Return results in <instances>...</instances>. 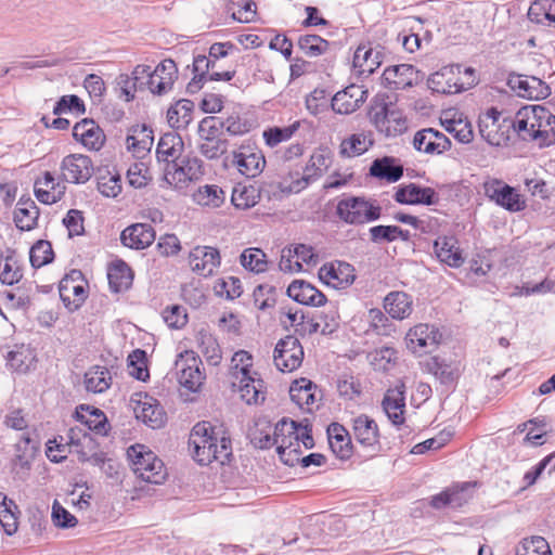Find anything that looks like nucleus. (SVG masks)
Returning a JSON list of instances; mask_svg holds the SVG:
<instances>
[{"instance_id": "51", "label": "nucleus", "mask_w": 555, "mask_h": 555, "mask_svg": "<svg viewBox=\"0 0 555 555\" xmlns=\"http://www.w3.org/2000/svg\"><path fill=\"white\" fill-rule=\"evenodd\" d=\"M297 46L306 56L317 57L328 50L330 42L318 35H304L298 38Z\"/></svg>"}, {"instance_id": "39", "label": "nucleus", "mask_w": 555, "mask_h": 555, "mask_svg": "<svg viewBox=\"0 0 555 555\" xmlns=\"http://www.w3.org/2000/svg\"><path fill=\"white\" fill-rule=\"evenodd\" d=\"M75 417L77 421L88 427V429L95 431L96 434H106L107 431V418L105 414L95 408L81 404L76 408Z\"/></svg>"}, {"instance_id": "7", "label": "nucleus", "mask_w": 555, "mask_h": 555, "mask_svg": "<svg viewBox=\"0 0 555 555\" xmlns=\"http://www.w3.org/2000/svg\"><path fill=\"white\" fill-rule=\"evenodd\" d=\"M371 122L386 137H397L406 129V120L392 103L375 102L369 112Z\"/></svg>"}, {"instance_id": "45", "label": "nucleus", "mask_w": 555, "mask_h": 555, "mask_svg": "<svg viewBox=\"0 0 555 555\" xmlns=\"http://www.w3.org/2000/svg\"><path fill=\"white\" fill-rule=\"evenodd\" d=\"M194 103L191 100L181 99L170 106L167 112V118L170 127L179 129L185 128L192 120Z\"/></svg>"}, {"instance_id": "34", "label": "nucleus", "mask_w": 555, "mask_h": 555, "mask_svg": "<svg viewBox=\"0 0 555 555\" xmlns=\"http://www.w3.org/2000/svg\"><path fill=\"white\" fill-rule=\"evenodd\" d=\"M384 308L392 319L403 320L412 313L413 300L404 292H390L384 299Z\"/></svg>"}, {"instance_id": "17", "label": "nucleus", "mask_w": 555, "mask_h": 555, "mask_svg": "<svg viewBox=\"0 0 555 555\" xmlns=\"http://www.w3.org/2000/svg\"><path fill=\"white\" fill-rule=\"evenodd\" d=\"M384 49L373 43H361L353 54L352 65L360 75L369 77L372 75L383 63Z\"/></svg>"}, {"instance_id": "53", "label": "nucleus", "mask_w": 555, "mask_h": 555, "mask_svg": "<svg viewBox=\"0 0 555 555\" xmlns=\"http://www.w3.org/2000/svg\"><path fill=\"white\" fill-rule=\"evenodd\" d=\"M312 388H315V385L311 380L306 378L295 380L289 388L291 399L300 406L311 405L315 401L314 393L311 392Z\"/></svg>"}, {"instance_id": "11", "label": "nucleus", "mask_w": 555, "mask_h": 555, "mask_svg": "<svg viewBox=\"0 0 555 555\" xmlns=\"http://www.w3.org/2000/svg\"><path fill=\"white\" fill-rule=\"evenodd\" d=\"M486 196L511 212H519L527 207L526 199L518 191L505 182L493 179L483 185Z\"/></svg>"}, {"instance_id": "2", "label": "nucleus", "mask_w": 555, "mask_h": 555, "mask_svg": "<svg viewBox=\"0 0 555 555\" xmlns=\"http://www.w3.org/2000/svg\"><path fill=\"white\" fill-rule=\"evenodd\" d=\"M515 124L521 141L534 143L540 149L555 144V115L547 107L522 106L515 114Z\"/></svg>"}, {"instance_id": "58", "label": "nucleus", "mask_w": 555, "mask_h": 555, "mask_svg": "<svg viewBox=\"0 0 555 555\" xmlns=\"http://www.w3.org/2000/svg\"><path fill=\"white\" fill-rule=\"evenodd\" d=\"M171 168L175 173H179L185 180L190 181L197 180L203 175L202 160L196 157L186 159L179 158L175 165H171Z\"/></svg>"}, {"instance_id": "49", "label": "nucleus", "mask_w": 555, "mask_h": 555, "mask_svg": "<svg viewBox=\"0 0 555 555\" xmlns=\"http://www.w3.org/2000/svg\"><path fill=\"white\" fill-rule=\"evenodd\" d=\"M257 5L253 0H230L227 4V13L234 21L249 23L256 16Z\"/></svg>"}, {"instance_id": "41", "label": "nucleus", "mask_w": 555, "mask_h": 555, "mask_svg": "<svg viewBox=\"0 0 555 555\" xmlns=\"http://www.w3.org/2000/svg\"><path fill=\"white\" fill-rule=\"evenodd\" d=\"M60 297L69 311L77 310L86 299L83 285L75 284L70 279H63L59 286Z\"/></svg>"}, {"instance_id": "28", "label": "nucleus", "mask_w": 555, "mask_h": 555, "mask_svg": "<svg viewBox=\"0 0 555 555\" xmlns=\"http://www.w3.org/2000/svg\"><path fill=\"white\" fill-rule=\"evenodd\" d=\"M73 135L83 146L92 151H99L104 142L103 130L92 119L85 118L73 128Z\"/></svg>"}, {"instance_id": "56", "label": "nucleus", "mask_w": 555, "mask_h": 555, "mask_svg": "<svg viewBox=\"0 0 555 555\" xmlns=\"http://www.w3.org/2000/svg\"><path fill=\"white\" fill-rule=\"evenodd\" d=\"M259 194L254 186H235L231 202L240 209H248L258 203Z\"/></svg>"}, {"instance_id": "13", "label": "nucleus", "mask_w": 555, "mask_h": 555, "mask_svg": "<svg viewBox=\"0 0 555 555\" xmlns=\"http://www.w3.org/2000/svg\"><path fill=\"white\" fill-rule=\"evenodd\" d=\"M232 164L246 178H256L263 171L266 158L257 146L242 144L237 151L233 152Z\"/></svg>"}, {"instance_id": "44", "label": "nucleus", "mask_w": 555, "mask_h": 555, "mask_svg": "<svg viewBox=\"0 0 555 555\" xmlns=\"http://www.w3.org/2000/svg\"><path fill=\"white\" fill-rule=\"evenodd\" d=\"M111 372L105 366H92L85 374V386L88 391L101 393L111 386Z\"/></svg>"}, {"instance_id": "40", "label": "nucleus", "mask_w": 555, "mask_h": 555, "mask_svg": "<svg viewBox=\"0 0 555 555\" xmlns=\"http://www.w3.org/2000/svg\"><path fill=\"white\" fill-rule=\"evenodd\" d=\"M107 279L111 289L120 293L131 286L133 273L125 261L117 260L108 268Z\"/></svg>"}, {"instance_id": "24", "label": "nucleus", "mask_w": 555, "mask_h": 555, "mask_svg": "<svg viewBox=\"0 0 555 555\" xmlns=\"http://www.w3.org/2000/svg\"><path fill=\"white\" fill-rule=\"evenodd\" d=\"M385 85L392 90H404L417 82L418 70L410 64L387 67L383 73Z\"/></svg>"}, {"instance_id": "30", "label": "nucleus", "mask_w": 555, "mask_h": 555, "mask_svg": "<svg viewBox=\"0 0 555 555\" xmlns=\"http://www.w3.org/2000/svg\"><path fill=\"white\" fill-rule=\"evenodd\" d=\"M374 142L371 130H361L343 139L339 145V154L344 158L361 156L374 145Z\"/></svg>"}, {"instance_id": "48", "label": "nucleus", "mask_w": 555, "mask_h": 555, "mask_svg": "<svg viewBox=\"0 0 555 555\" xmlns=\"http://www.w3.org/2000/svg\"><path fill=\"white\" fill-rule=\"evenodd\" d=\"M36 444L29 437H23L15 443V454L12 460L14 468L29 469L30 463L35 457Z\"/></svg>"}, {"instance_id": "50", "label": "nucleus", "mask_w": 555, "mask_h": 555, "mask_svg": "<svg viewBox=\"0 0 555 555\" xmlns=\"http://www.w3.org/2000/svg\"><path fill=\"white\" fill-rule=\"evenodd\" d=\"M16 504L0 492V524L8 535H13L17 530V516L14 512Z\"/></svg>"}, {"instance_id": "52", "label": "nucleus", "mask_w": 555, "mask_h": 555, "mask_svg": "<svg viewBox=\"0 0 555 555\" xmlns=\"http://www.w3.org/2000/svg\"><path fill=\"white\" fill-rule=\"evenodd\" d=\"M515 555H552L548 542L540 535L522 539Z\"/></svg>"}, {"instance_id": "27", "label": "nucleus", "mask_w": 555, "mask_h": 555, "mask_svg": "<svg viewBox=\"0 0 555 555\" xmlns=\"http://www.w3.org/2000/svg\"><path fill=\"white\" fill-rule=\"evenodd\" d=\"M176 365L179 383L191 391H197L203 385L205 375L201 371L193 352H186V359L178 361Z\"/></svg>"}, {"instance_id": "36", "label": "nucleus", "mask_w": 555, "mask_h": 555, "mask_svg": "<svg viewBox=\"0 0 555 555\" xmlns=\"http://www.w3.org/2000/svg\"><path fill=\"white\" fill-rule=\"evenodd\" d=\"M327 435L334 454L340 460L349 459L352 454V443L345 427L338 423H332L327 428Z\"/></svg>"}, {"instance_id": "23", "label": "nucleus", "mask_w": 555, "mask_h": 555, "mask_svg": "<svg viewBox=\"0 0 555 555\" xmlns=\"http://www.w3.org/2000/svg\"><path fill=\"white\" fill-rule=\"evenodd\" d=\"M177 74L176 63L172 60H164L150 75V91L158 95L167 93L172 89Z\"/></svg>"}, {"instance_id": "35", "label": "nucleus", "mask_w": 555, "mask_h": 555, "mask_svg": "<svg viewBox=\"0 0 555 555\" xmlns=\"http://www.w3.org/2000/svg\"><path fill=\"white\" fill-rule=\"evenodd\" d=\"M426 367L442 385L453 384L460 375V367L456 362L440 357H431L427 361Z\"/></svg>"}, {"instance_id": "22", "label": "nucleus", "mask_w": 555, "mask_h": 555, "mask_svg": "<svg viewBox=\"0 0 555 555\" xmlns=\"http://www.w3.org/2000/svg\"><path fill=\"white\" fill-rule=\"evenodd\" d=\"M405 386L403 383L386 391L382 408L389 421L395 425H402L405 421Z\"/></svg>"}, {"instance_id": "8", "label": "nucleus", "mask_w": 555, "mask_h": 555, "mask_svg": "<svg viewBox=\"0 0 555 555\" xmlns=\"http://www.w3.org/2000/svg\"><path fill=\"white\" fill-rule=\"evenodd\" d=\"M332 164V159L328 153L324 151L314 152L306 167L304 173L299 178H295L291 175L292 181L287 183L286 180L280 183L279 188L284 193H299L305 190L310 183L317 181L327 171Z\"/></svg>"}, {"instance_id": "4", "label": "nucleus", "mask_w": 555, "mask_h": 555, "mask_svg": "<svg viewBox=\"0 0 555 555\" xmlns=\"http://www.w3.org/2000/svg\"><path fill=\"white\" fill-rule=\"evenodd\" d=\"M478 128L481 138L490 145H506L511 131L516 133L515 115L503 116L495 107H491L479 116Z\"/></svg>"}, {"instance_id": "33", "label": "nucleus", "mask_w": 555, "mask_h": 555, "mask_svg": "<svg viewBox=\"0 0 555 555\" xmlns=\"http://www.w3.org/2000/svg\"><path fill=\"white\" fill-rule=\"evenodd\" d=\"M456 244L453 236H439L434 242V251L438 259L452 268H460L464 263V257Z\"/></svg>"}, {"instance_id": "64", "label": "nucleus", "mask_w": 555, "mask_h": 555, "mask_svg": "<svg viewBox=\"0 0 555 555\" xmlns=\"http://www.w3.org/2000/svg\"><path fill=\"white\" fill-rule=\"evenodd\" d=\"M162 315L170 328H182L188 322L186 310L179 305L165 308Z\"/></svg>"}, {"instance_id": "1", "label": "nucleus", "mask_w": 555, "mask_h": 555, "mask_svg": "<svg viewBox=\"0 0 555 555\" xmlns=\"http://www.w3.org/2000/svg\"><path fill=\"white\" fill-rule=\"evenodd\" d=\"M189 447L193 459L201 465L219 462L224 465L232 456L231 439L222 426H212L209 422H199L191 430Z\"/></svg>"}, {"instance_id": "57", "label": "nucleus", "mask_w": 555, "mask_h": 555, "mask_svg": "<svg viewBox=\"0 0 555 555\" xmlns=\"http://www.w3.org/2000/svg\"><path fill=\"white\" fill-rule=\"evenodd\" d=\"M54 253L48 241H38L29 251V260L34 268H41L53 260Z\"/></svg>"}, {"instance_id": "26", "label": "nucleus", "mask_w": 555, "mask_h": 555, "mask_svg": "<svg viewBox=\"0 0 555 555\" xmlns=\"http://www.w3.org/2000/svg\"><path fill=\"white\" fill-rule=\"evenodd\" d=\"M155 240V231L149 223H134L120 234L121 244L132 249H144Z\"/></svg>"}, {"instance_id": "15", "label": "nucleus", "mask_w": 555, "mask_h": 555, "mask_svg": "<svg viewBox=\"0 0 555 555\" xmlns=\"http://www.w3.org/2000/svg\"><path fill=\"white\" fill-rule=\"evenodd\" d=\"M507 85L518 96L530 100L544 99L551 93L548 85L534 76L511 74Z\"/></svg>"}, {"instance_id": "21", "label": "nucleus", "mask_w": 555, "mask_h": 555, "mask_svg": "<svg viewBox=\"0 0 555 555\" xmlns=\"http://www.w3.org/2000/svg\"><path fill=\"white\" fill-rule=\"evenodd\" d=\"M61 168L64 179L70 183H85L93 172L91 159L81 154L66 156Z\"/></svg>"}, {"instance_id": "19", "label": "nucleus", "mask_w": 555, "mask_h": 555, "mask_svg": "<svg viewBox=\"0 0 555 555\" xmlns=\"http://www.w3.org/2000/svg\"><path fill=\"white\" fill-rule=\"evenodd\" d=\"M413 146L425 154H442L451 147V141L444 133L434 128H425L414 134Z\"/></svg>"}, {"instance_id": "54", "label": "nucleus", "mask_w": 555, "mask_h": 555, "mask_svg": "<svg viewBox=\"0 0 555 555\" xmlns=\"http://www.w3.org/2000/svg\"><path fill=\"white\" fill-rule=\"evenodd\" d=\"M198 349L211 365H218L221 361V349L217 339L208 333L201 332L198 335Z\"/></svg>"}, {"instance_id": "62", "label": "nucleus", "mask_w": 555, "mask_h": 555, "mask_svg": "<svg viewBox=\"0 0 555 555\" xmlns=\"http://www.w3.org/2000/svg\"><path fill=\"white\" fill-rule=\"evenodd\" d=\"M199 139L223 138L222 119L216 116H207L198 124Z\"/></svg>"}, {"instance_id": "14", "label": "nucleus", "mask_w": 555, "mask_h": 555, "mask_svg": "<svg viewBox=\"0 0 555 555\" xmlns=\"http://www.w3.org/2000/svg\"><path fill=\"white\" fill-rule=\"evenodd\" d=\"M276 367L282 372H292L300 366L304 359V349L293 335L279 340L273 354Z\"/></svg>"}, {"instance_id": "32", "label": "nucleus", "mask_w": 555, "mask_h": 555, "mask_svg": "<svg viewBox=\"0 0 555 555\" xmlns=\"http://www.w3.org/2000/svg\"><path fill=\"white\" fill-rule=\"evenodd\" d=\"M135 417L151 428H160L166 422V413L162 405L152 397L144 396L134 408Z\"/></svg>"}, {"instance_id": "5", "label": "nucleus", "mask_w": 555, "mask_h": 555, "mask_svg": "<svg viewBox=\"0 0 555 555\" xmlns=\"http://www.w3.org/2000/svg\"><path fill=\"white\" fill-rule=\"evenodd\" d=\"M336 212L346 223L364 224L378 220L382 207L375 201L350 196L338 202Z\"/></svg>"}, {"instance_id": "63", "label": "nucleus", "mask_w": 555, "mask_h": 555, "mask_svg": "<svg viewBox=\"0 0 555 555\" xmlns=\"http://www.w3.org/2000/svg\"><path fill=\"white\" fill-rule=\"evenodd\" d=\"M196 201L201 205L219 207L224 201V192L218 185H205L198 190Z\"/></svg>"}, {"instance_id": "20", "label": "nucleus", "mask_w": 555, "mask_h": 555, "mask_svg": "<svg viewBox=\"0 0 555 555\" xmlns=\"http://www.w3.org/2000/svg\"><path fill=\"white\" fill-rule=\"evenodd\" d=\"M354 269L344 261L323 264L319 270V278L325 284L334 288H345L351 285L356 279Z\"/></svg>"}, {"instance_id": "61", "label": "nucleus", "mask_w": 555, "mask_h": 555, "mask_svg": "<svg viewBox=\"0 0 555 555\" xmlns=\"http://www.w3.org/2000/svg\"><path fill=\"white\" fill-rule=\"evenodd\" d=\"M299 121L294 122L287 127H273L263 131V139L266 144L270 147H274L279 143L286 141L293 137V134L298 130Z\"/></svg>"}, {"instance_id": "37", "label": "nucleus", "mask_w": 555, "mask_h": 555, "mask_svg": "<svg viewBox=\"0 0 555 555\" xmlns=\"http://www.w3.org/2000/svg\"><path fill=\"white\" fill-rule=\"evenodd\" d=\"M370 175L388 182H397L403 176V166L397 164L396 158L384 156L373 160L370 167Z\"/></svg>"}, {"instance_id": "59", "label": "nucleus", "mask_w": 555, "mask_h": 555, "mask_svg": "<svg viewBox=\"0 0 555 555\" xmlns=\"http://www.w3.org/2000/svg\"><path fill=\"white\" fill-rule=\"evenodd\" d=\"M242 266L256 273L266 271V254L259 248H247L241 255Z\"/></svg>"}, {"instance_id": "6", "label": "nucleus", "mask_w": 555, "mask_h": 555, "mask_svg": "<svg viewBox=\"0 0 555 555\" xmlns=\"http://www.w3.org/2000/svg\"><path fill=\"white\" fill-rule=\"evenodd\" d=\"M274 431L280 460L288 466H295L301 453L298 436L299 423L284 417L276 423Z\"/></svg>"}, {"instance_id": "38", "label": "nucleus", "mask_w": 555, "mask_h": 555, "mask_svg": "<svg viewBox=\"0 0 555 555\" xmlns=\"http://www.w3.org/2000/svg\"><path fill=\"white\" fill-rule=\"evenodd\" d=\"M353 434L359 443L373 447L378 442V427L373 418L367 415H359L353 420Z\"/></svg>"}, {"instance_id": "43", "label": "nucleus", "mask_w": 555, "mask_h": 555, "mask_svg": "<svg viewBox=\"0 0 555 555\" xmlns=\"http://www.w3.org/2000/svg\"><path fill=\"white\" fill-rule=\"evenodd\" d=\"M528 18L537 24L555 27V0H535L528 10Z\"/></svg>"}, {"instance_id": "18", "label": "nucleus", "mask_w": 555, "mask_h": 555, "mask_svg": "<svg viewBox=\"0 0 555 555\" xmlns=\"http://www.w3.org/2000/svg\"><path fill=\"white\" fill-rule=\"evenodd\" d=\"M189 263L193 272L210 276L220 266L219 250L210 246H196L189 254Z\"/></svg>"}, {"instance_id": "3", "label": "nucleus", "mask_w": 555, "mask_h": 555, "mask_svg": "<svg viewBox=\"0 0 555 555\" xmlns=\"http://www.w3.org/2000/svg\"><path fill=\"white\" fill-rule=\"evenodd\" d=\"M134 474L142 480L159 485L167 476L165 465L154 452L143 444H134L127 450Z\"/></svg>"}, {"instance_id": "31", "label": "nucleus", "mask_w": 555, "mask_h": 555, "mask_svg": "<svg viewBox=\"0 0 555 555\" xmlns=\"http://www.w3.org/2000/svg\"><path fill=\"white\" fill-rule=\"evenodd\" d=\"M287 295L295 301L306 306L320 307L326 302L325 295L304 280L293 281L287 288Z\"/></svg>"}, {"instance_id": "10", "label": "nucleus", "mask_w": 555, "mask_h": 555, "mask_svg": "<svg viewBox=\"0 0 555 555\" xmlns=\"http://www.w3.org/2000/svg\"><path fill=\"white\" fill-rule=\"evenodd\" d=\"M214 59L198 54L193 59L194 77L186 86L189 93L199 91L206 81H230L235 76V70H215Z\"/></svg>"}, {"instance_id": "12", "label": "nucleus", "mask_w": 555, "mask_h": 555, "mask_svg": "<svg viewBox=\"0 0 555 555\" xmlns=\"http://www.w3.org/2000/svg\"><path fill=\"white\" fill-rule=\"evenodd\" d=\"M441 333L435 325L417 324L405 335L406 347L420 356L428 353L440 344Z\"/></svg>"}, {"instance_id": "25", "label": "nucleus", "mask_w": 555, "mask_h": 555, "mask_svg": "<svg viewBox=\"0 0 555 555\" xmlns=\"http://www.w3.org/2000/svg\"><path fill=\"white\" fill-rule=\"evenodd\" d=\"M366 91L356 85H351L338 91L331 102L332 109L341 115H349L356 112L364 102Z\"/></svg>"}, {"instance_id": "42", "label": "nucleus", "mask_w": 555, "mask_h": 555, "mask_svg": "<svg viewBox=\"0 0 555 555\" xmlns=\"http://www.w3.org/2000/svg\"><path fill=\"white\" fill-rule=\"evenodd\" d=\"M39 216L38 207L30 198L18 201L14 211V222L20 230L29 231L36 227Z\"/></svg>"}, {"instance_id": "16", "label": "nucleus", "mask_w": 555, "mask_h": 555, "mask_svg": "<svg viewBox=\"0 0 555 555\" xmlns=\"http://www.w3.org/2000/svg\"><path fill=\"white\" fill-rule=\"evenodd\" d=\"M393 199L402 205H436L439 194L429 186L416 183L401 184L397 188Z\"/></svg>"}, {"instance_id": "46", "label": "nucleus", "mask_w": 555, "mask_h": 555, "mask_svg": "<svg viewBox=\"0 0 555 555\" xmlns=\"http://www.w3.org/2000/svg\"><path fill=\"white\" fill-rule=\"evenodd\" d=\"M133 133L126 139L128 150L138 155L150 152L153 145V131L145 125L133 128Z\"/></svg>"}, {"instance_id": "29", "label": "nucleus", "mask_w": 555, "mask_h": 555, "mask_svg": "<svg viewBox=\"0 0 555 555\" xmlns=\"http://www.w3.org/2000/svg\"><path fill=\"white\" fill-rule=\"evenodd\" d=\"M182 151L183 141L178 133L167 132L160 137L156 149V157L158 162L167 163V173H170L171 165L179 160Z\"/></svg>"}, {"instance_id": "55", "label": "nucleus", "mask_w": 555, "mask_h": 555, "mask_svg": "<svg viewBox=\"0 0 555 555\" xmlns=\"http://www.w3.org/2000/svg\"><path fill=\"white\" fill-rule=\"evenodd\" d=\"M229 141L223 138L199 139L198 151L207 159H218L228 151Z\"/></svg>"}, {"instance_id": "9", "label": "nucleus", "mask_w": 555, "mask_h": 555, "mask_svg": "<svg viewBox=\"0 0 555 555\" xmlns=\"http://www.w3.org/2000/svg\"><path fill=\"white\" fill-rule=\"evenodd\" d=\"M455 70L456 74H461V65L443 67L440 72L431 74L428 78V85L433 91L443 94H455L475 85L474 68H464V75L468 77L467 81L454 77Z\"/></svg>"}, {"instance_id": "47", "label": "nucleus", "mask_w": 555, "mask_h": 555, "mask_svg": "<svg viewBox=\"0 0 555 555\" xmlns=\"http://www.w3.org/2000/svg\"><path fill=\"white\" fill-rule=\"evenodd\" d=\"M234 379L238 382L241 398L247 404H256L259 399H264V396L261 392L263 382L260 378L256 379L251 374H248Z\"/></svg>"}, {"instance_id": "60", "label": "nucleus", "mask_w": 555, "mask_h": 555, "mask_svg": "<svg viewBox=\"0 0 555 555\" xmlns=\"http://www.w3.org/2000/svg\"><path fill=\"white\" fill-rule=\"evenodd\" d=\"M369 359L375 370L388 371L397 359V350L391 347H382L369 353Z\"/></svg>"}]
</instances>
